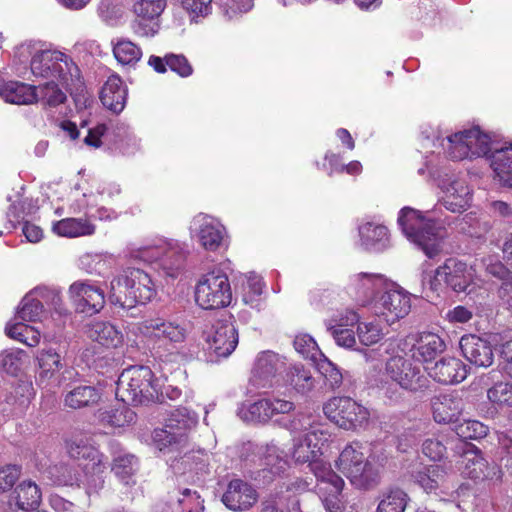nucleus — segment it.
Wrapping results in <instances>:
<instances>
[{"instance_id":"obj_46","label":"nucleus","mask_w":512,"mask_h":512,"mask_svg":"<svg viewBox=\"0 0 512 512\" xmlns=\"http://www.w3.org/2000/svg\"><path fill=\"white\" fill-rule=\"evenodd\" d=\"M34 295L35 290L22 299L14 320L35 322L41 319L44 313L43 303Z\"/></svg>"},{"instance_id":"obj_21","label":"nucleus","mask_w":512,"mask_h":512,"mask_svg":"<svg viewBox=\"0 0 512 512\" xmlns=\"http://www.w3.org/2000/svg\"><path fill=\"white\" fill-rule=\"evenodd\" d=\"M387 279L378 273L360 272L350 276L347 292L363 303L373 299L376 293L386 289Z\"/></svg>"},{"instance_id":"obj_2","label":"nucleus","mask_w":512,"mask_h":512,"mask_svg":"<svg viewBox=\"0 0 512 512\" xmlns=\"http://www.w3.org/2000/svg\"><path fill=\"white\" fill-rule=\"evenodd\" d=\"M15 57L21 63L31 57L30 68L35 77L56 79L66 90L81 84L78 66L60 51L40 50L30 43H24L17 47Z\"/></svg>"},{"instance_id":"obj_36","label":"nucleus","mask_w":512,"mask_h":512,"mask_svg":"<svg viewBox=\"0 0 512 512\" xmlns=\"http://www.w3.org/2000/svg\"><path fill=\"white\" fill-rule=\"evenodd\" d=\"M444 350L445 343L437 334L421 333L413 347V358L422 362H430Z\"/></svg>"},{"instance_id":"obj_15","label":"nucleus","mask_w":512,"mask_h":512,"mask_svg":"<svg viewBox=\"0 0 512 512\" xmlns=\"http://www.w3.org/2000/svg\"><path fill=\"white\" fill-rule=\"evenodd\" d=\"M190 234L206 251L215 252L226 245L227 232L219 220L200 213L190 223Z\"/></svg>"},{"instance_id":"obj_11","label":"nucleus","mask_w":512,"mask_h":512,"mask_svg":"<svg viewBox=\"0 0 512 512\" xmlns=\"http://www.w3.org/2000/svg\"><path fill=\"white\" fill-rule=\"evenodd\" d=\"M448 157L453 160L473 159L487 156L491 150V140L488 134L479 127L458 131L447 136L446 144H442Z\"/></svg>"},{"instance_id":"obj_51","label":"nucleus","mask_w":512,"mask_h":512,"mask_svg":"<svg viewBox=\"0 0 512 512\" xmlns=\"http://www.w3.org/2000/svg\"><path fill=\"white\" fill-rule=\"evenodd\" d=\"M179 512H203L204 505L196 490L185 488L179 492L177 499Z\"/></svg>"},{"instance_id":"obj_39","label":"nucleus","mask_w":512,"mask_h":512,"mask_svg":"<svg viewBox=\"0 0 512 512\" xmlns=\"http://www.w3.org/2000/svg\"><path fill=\"white\" fill-rule=\"evenodd\" d=\"M42 494L35 482L23 481L15 489L12 500L17 509L26 512L36 510L41 503Z\"/></svg>"},{"instance_id":"obj_58","label":"nucleus","mask_w":512,"mask_h":512,"mask_svg":"<svg viewBox=\"0 0 512 512\" xmlns=\"http://www.w3.org/2000/svg\"><path fill=\"white\" fill-rule=\"evenodd\" d=\"M213 0H182V6L189 14L191 20L197 21L212 12Z\"/></svg>"},{"instance_id":"obj_30","label":"nucleus","mask_w":512,"mask_h":512,"mask_svg":"<svg viewBox=\"0 0 512 512\" xmlns=\"http://www.w3.org/2000/svg\"><path fill=\"white\" fill-rule=\"evenodd\" d=\"M127 88L118 75H111L100 93L102 104L112 112L120 113L126 104Z\"/></svg>"},{"instance_id":"obj_41","label":"nucleus","mask_w":512,"mask_h":512,"mask_svg":"<svg viewBox=\"0 0 512 512\" xmlns=\"http://www.w3.org/2000/svg\"><path fill=\"white\" fill-rule=\"evenodd\" d=\"M359 320L358 315L354 311H347L345 318H341V323L338 325L327 324V330L334 338L338 346L344 348H352L355 343V335L351 329L344 328V326L353 325Z\"/></svg>"},{"instance_id":"obj_59","label":"nucleus","mask_w":512,"mask_h":512,"mask_svg":"<svg viewBox=\"0 0 512 512\" xmlns=\"http://www.w3.org/2000/svg\"><path fill=\"white\" fill-rule=\"evenodd\" d=\"M165 61L167 66L181 77H188L193 73L191 64L182 54H167Z\"/></svg>"},{"instance_id":"obj_54","label":"nucleus","mask_w":512,"mask_h":512,"mask_svg":"<svg viewBox=\"0 0 512 512\" xmlns=\"http://www.w3.org/2000/svg\"><path fill=\"white\" fill-rule=\"evenodd\" d=\"M295 350L306 359L317 361L320 357L321 351L318 348L316 341L308 334H300L294 340Z\"/></svg>"},{"instance_id":"obj_1","label":"nucleus","mask_w":512,"mask_h":512,"mask_svg":"<svg viewBox=\"0 0 512 512\" xmlns=\"http://www.w3.org/2000/svg\"><path fill=\"white\" fill-rule=\"evenodd\" d=\"M198 415L185 407L173 410L163 428L153 431V442L156 448L164 455L176 454L180 456L181 463L192 468V464L203 456L189 450V432L197 425Z\"/></svg>"},{"instance_id":"obj_16","label":"nucleus","mask_w":512,"mask_h":512,"mask_svg":"<svg viewBox=\"0 0 512 512\" xmlns=\"http://www.w3.org/2000/svg\"><path fill=\"white\" fill-rule=\"evenodd\" d=\"M472 282L471 269L466 263L455 259H447L443 265L435 270L433 280H430V288L438 290L440 286L445 285L454 292H465Z\"/></svg>"},{"instance_id":"obj_23","label":"nucleus","mask_w":512,"mask_h":512,"mask_svg":"<svg viewBox=\"0 0 512 512\" xmlns=\"http://www.w3.org/2000/svg\"><path fill=\"white\" fill-rule=\"evenodd\" d=\"M70 458L90 464L104 459V455L95 447L91 435L87 432H73L65 441Z\"/></svg>"},{"instance_id":"obj_32","label":"nucleus","mask_w":512,"mask_h":512,"mask_svg":"<svg viewBox=\"0 0 512 512\" xmlns=\"http://www.w3.org/2000/svg\"><path fill=\"white\" fill-rule=\"evenodd\" d=\"M101 398L99 388L78 384L72 386L64 395V405L70 409H81L96 405Z\"/></svg>"},{"instance_id":"obj_4","label":"nucleus","mask_w":512,"mask_h":512,"mask_svg":"<svg viewBox=\"0 0 512 512\" xmlns=\"http://www.w3.org/2000/svg\"><path fill=\"white\" fill-rule=\"evenodd\" d=\"M397 222L407 239L428 258H434L442 252L446 231L422 211L403 207Z\"/></svg>"},{"instance_id":"obj_12","label":"nucleus","mask_w":512,"mask_h":512,"mask_svg":"<svg viewBox=\"0 0 512 512\" xmlns=\"http://www.w3.org/2000/svg\"><path fill=\"white\" fill-rule=\"evenodd\" d=\"M139 332L153 345L158 352H171L177 344L186 339V329L180 324L162 317H152L138 324Z\"/></svg>"},{"instance_id":"obj_8","label":"nucleus","mask_w":512,"mask_h":512,"mask_svg":"<svg viewBox=\"0 0 512 512\" xmlns=\"http://www.w3.org/2000/svg\"><path fill=\"white\" fill-rule=\"evenodd\" d=\"M188 254V245L173 239L161 240L157 245L138 247L130 252L133 259L156 263L172 277L184 265Z\"/></svg>"},{"instance_id":"obj_7","label":"nucleus","mask_w":512,"mask_h":512,"mask_svg":"<svg viewBox=\"0 0 512 512\" xmlns=\"http://www.w3.org/2000/svg\"><path fill=\"white\" fill-rule=\"evenodd\" d=\"M152 370L147 366H131L120 374L116 397L124 403L143 405L158 397Z\"/></svg>"},{"instance_id":"obj_47","label":"nucleus","mask_w":512,"mask_h":512,"mask_svg":"<svg viewBox=\"0 0 512 512\" xmlns=\"http://www.w3.org/2000/svg\"><path fill=\"white\" fill-rule=\"evenodd\" d=\"M37 360L41 378H51L62 368L61 354L52 347L42 349L37 356Z\"/></svg>"},{"instance_id":"obj_5","label":"nucleus","mask_w":512,"mask_h":512,"mask_svg":"<svg viewBox=\"0 0 512 512\" xmlns=\"http://www.w3.org/2000/svg\"><path fill=\"white\" fill-rule=\"evenodd\" d=\"M156 295L151 276L139 268H127L110 282L108 301L121 309L145 304Z\"/></svg>"},{"instance_id":"obj_22","label":"nucleus","mask_w":512,"mask_h":512,"mask_svg":"<svg viewBox=\"0 0 512 512\" xmlns=\"http://www.w3.org/2000/svg\"><path fill=\"white\" fill-rule=\"evenodd\" d=\"M258 500L256 489L248 482L241 479H233L228 483L227 489L222 495L223 504L233 511H246Z\"/></svg>"},{"instance_id":"obj_9","label":"nucleus","mask_w":512,"mask_h":512,"mask_svg":"<svg viewBox=\"0 0 512 512\" xmlns=\"http://www.w3.org/2000/svg\"><path fill=\"white\" fill-rule=\"evenodd\" d=\"M195 301L206 310L229 306L232 290L227 274L220 269H214L202 275L195 288Z\"/></svg>"},{"instance_id":"obj_64","label":"nucleus","mask_w":512,"mask_h":512,"mask_svg":"<svg viewBox=\"0 0 512 512\" xmlns=\"http://www.w3.org/2000/svg\"><path fill=\"white\" fill-rule=\"evenodd\" d=\"M424 455L433 461L441 460L446 452V446L436 438L427 439L422 445Z\"/></svg>"},{"instance_id":"obj_55","label":"nucleus","mask_w":512,"mask_h":512,"mask_svg":"<svg viewBox=\"0 0 512 512\" xmlns=\"http://www.w3.org/2000/svg\"><path fill=\"white\" fill-rule=\"evenodd\" d=\"M455 432L463 439H480L487 435L488 427L477 420H465L456 426Z\"/></svg>"},{"instance_id":"obj_45","label":"nucleus","mask_w":512,"mask_h":512,"mask_svg":"<svg viewBox=\"0 0 512 512\" xmlns=\"http://www.w3.org/2000/svg\"><path fill=\"white\" fill-rule=\"evenodd\" d=\"M54 80L48 81L44 84L36 86V100L44 106L57 107L63 104L66 99V93L59 87Z\"/></svg>"},{"instance_id":"obj_33","label":"nucleus","mask_w":512,"mask_h":512,"mask_svg":"<svg viewBox=\"0 0 512 512\" xmlns=\"http://www.w3.org/2000/svg\"><path fill=\"white\" fill-rule=\"evenodd\" d=\"M361 245L370 252H381L389 246V234L385 226L367 222L359 227Z\"/></svg>"},{"instance_id":"obj_19","label":"nucleus","mask_w":512,"mask_h":512,"mask_svg":"<svg viewBox=\"0 0 512 512\" xmlns=\"http://www.w3.org/2000/svg\"><path fill=\"white\" fill-rule=\"evenodd\" d=\"M61 469L63 473L58 479V483L61 485L83 487L89 496L97 494L104 487V472L106 470L104 459L84 464L83 476L73 474L68 466H62Z\"/></svg>"},{"instance_id":"obj_14","label":"nucleus","mask_w":512,"mask_h":512,"mask_svg":"<svg viewBox=\"0 0 512 512\" xmlns=\"http://www.w3.org/2000/svg\"><path fill=\"white\" fill-rule=\"evenodd\" d=\"M384 376L402 389L418 391L428 386V381L421 369L402 356L390 358L385 365Z\"/></svg>"},{"instance_id":"obj_63","label":"nucleus","mask_w":512,"mask_h":512,"mask_svg":"<svg viewBox=\"0 0 512 512\" xmlns=\"http://www.w3.org/2000/svg\"><path fill=\"white\" fill-rule=\"evenodd\" d=\"M20 476V469L16 465L0 468V493L10 490Z\"/></svg>"},{"instance_id":"obj_34","label":"nucleus","mask_w":512,"mask_h":512,"mask_svg":"<svg viewBox=\"0 0 512 512\" xmlns=\"http://www.w3.org/2000/svg\"><path fill=\"white\" fill-rule=\"evenodd\" d=\"M489 160L495 178L500 184L512 187V143L509 146L495 148Z\"/></svg>"},{"instance_id":"obj_57","label":"nucleus","mask_w":512,"mask_h":512,"mask_svg":"<svg viewBox=\"0 0 512 512\" xmlns=\"http://www.w3.org/2000/svg\"><path fill=\"white\" fill-rule=\"evenodd\" d=\"M488 399L498 405L512 406V383L499 382L487 391Z\"/></svg>"},{"instance_id":"obj_25","label":"nucleus","mask_w":512,"mask_h":512,"mask_svg":"<svg viewBox=\"0 0 512 512\" xmlns=\"http://www.w3.org/2000/svg\"><path fill=\"white\" fill-rule=\"evenodd\" d=\"M430 377L442 384H455L467 377L466 365L455 357H446L426 367Z\"/></svg>"},{"instance_id":"obj_20","label":"nucleus","mask_w":512,"mask_h":512,"mask_svg":"<svg viewBox=\"0 0 512 512\" xmlns=\"http://www.w3.org/2000/svg\"><path fill=\"white\" fill-rule=\"evenodd\" d=\"M411 309L410 295L402 289L386 290L375 303V312L384 317L387 323L404 318Z\"/></svg>"},{"instance_id":"obj_37","label":"nucleus","mask_w":512,"mask_h":512,"mask_svg":"<svg viewBox=\"0 0 512 512\" xmlns=\"http://www.w3.org/2000/svg\"><path fill=\"white\" fill-rule=\"evenodd\" d=\"M0 96L12 104H32L36 100V86L23 82L9 81L0 87Z\"/></svg>"},{"instance_id":"obj_28","label":"nucleus","mask_w":512,"mask_h":512,"mask_svg":"<svg viewBox=\"0 0 512 512\" xmlns=\"http://www.w3.org/2000/svg\"><path fill=\"white\" fill-rule=\"evenodd\" d=\"M284 367L285 361L283 357L270 350L262 351L255 359L252 370L253 377L259 381V385L265 386Z\"/></svg>"},{"instance_id":"obj_18","label":"nucleus","mask_w":512,"mask_h":512,"mask_svg":"<svg viewBox=\"0 0 512 512\" xmlns=\"http://www.w3.org/2000/svg\"><path fill=\"white\" fill-rule=\"evenodd\" d=\"M206 342L210 361L226 358L238 345V331L232 322L218 321L207 336Z\"/></svg>"},{"instance_id":"obj_52","label":"nucleus","mask_w":512,"mask_h":512,"mask_svg":"<svg viewBox=\"0 0 512 512\" xmlns=\"http://www.w3.org/2000/svg\"><path fill=\"white\" fill-rule=\"evenodd\" d=\"M165 6V0H139L134 4V13L138 18H144V20H157Z\"/></svg>"},{"instance_id":"obj_26","label":"nucleus","mask_w":512,"mask_h":512,"mask_svg":"<svg viewBox=\"0 0 512 512\" xmlns=\"http://www.w3.org/2000/svg\"><path fill=\"white\" fill-rule=\"evenodd\" d=\"M430 405L433 419L439 424L456 422L463 411V401L454 393L434 396Z\"/></svg>"},{"instance_id":"obj_29","label":"nucleus","mask_w":512,"mask_h":512,"mask_svg":"<svg viewBox=\"0 0 512 512\" xmlns=\"http://www.w3.org/2000/svg\"><path fill=\"white\" fill-rule=\"evenodd\" d=\"M442 203L451 212L464 211L471 201L470 189L463 179H453L443 186Z\"/></svg>"},{"instance_id":"obj_43","label":"nucleus","mask_w":512,"mask_h":512,"mask_svg":"<svg viewBox=\"0 0 512 512\" xmlns=\"http://www.w3.org/2000/svg\"><path fill=\"white\" fill-rule=\"evenodd\" d=\"M113 55L123 66H134L142 58V49L128 39H117L113 42Z\"/></svg>"},{"instance_id":"obj_48","label":"nucleus","mask_w":512,"mask_h":512,"mask_svg":"<svg viewBox=\"0 0 512 512\" xmlns=\"http://www.w3.org/2000/svg\"><path fill=\"white\" fill-rule=\"evenodd\" d=\"M299 511V500L280 494L270 495L262 500L260 512H296Z\"/></svg>"},{"instance_id":"obj_56","label":"nucleus","mask_w":512,"mask_h":512,"mask_svg":"<svg viewBox=\"0 0 512 512\" xmlns=\"http://www.w3.org/2000/svg\"><path fill=\"white\" fill-rule=\"evenodd\" d=\"M317 367L331 388H337L341 385L343 379L342 373L324 354H320Z\"/></svg>"},{"instance_id":"obj_35","label":"nucleus","mask_w":512,"mask_h":512,"mask_svg":"<svg viewBox=\"0 0 512 512\" xmlns=\"http://www.w3.org/2000/svg\"><path fill=\"white\" fill-rule=\"evenodd\" d=\"M412 477L425 492L431 493L445 487L447 470L441 465L434 464L415 471Z\"/></svg>"},{"instance_id":"obj_31","label":"nucleus","mask_w":512,"mask_h":512,"mask_svg":"<svg viewBox=\"0 0 512 512\" xmlns=\"http://www.w3.org/2000/svg\"><path fill=\"white\" fill-rule=\"evenodd\" d=\"M462 464L464 465L462 473L473 480H485L499 478V470L493 465L489 466L481 454L473 451H466L462 455Z\"/></svg>"},{"instance_id":"obj_10","label":"nucleus","mask_w":512,"mask_h":512,"mask_svg":"<svg viewBox=\"0 0 512 512\" xmlns=\"http://www.w3.org/2000/svg\"><path fill=\"white\" fill-rule=\"evenodd\" d=\"M323 412L330 421L347 431L364 429L370 421L369 409L348 396L331 398L324 404Z\"/></svg>"},{"instance_id":"obj_13","label":"nucleus","mask_w":512,"mask_h":512,"mask_svg":"<svg viewBox=\"0 0 512 512\" xmlns=\"http://www.w3.org/2000/svg\"><path fill=\"white\" fill-rule=\"evenodd\" d=\"M314 474L318 480L317 489L326 512H353L342 500L344 480L329 465H315Z\"/></svg>"},{"instance_id":"obj_6","label":"nucleus","mask_w":512,"mask_h":512,"mask_svg":"<svg viewBox=\"0 0 512 512\" xmlns=\"http://www.w3.org/2000/svg\"><path fill=\"white\" fill-rule=\"evenodd\" d=\"M291 429L293 432L300 433L293 440V459L297 463H310L313 471L315 465H325L315 461L322 445L330 436L323 425L316 424L311 415H298L292 420Z\"/></svg>"},{"instance_id":"obj_40","label":"nucleus","mask_w":512,"mask_h":512,"mask_svg":"<svg viewBox=\"0 0 512 512\" xmlns=\"http://www.w3.org/2000/svg\"><path fill=\"white\" fill-rule=\"evenodd\" d=\"M52 231L61 237L75 238L94 234L95 226L84 218H65L53 223Z\"/></svg>"},{"instance_id":"obj_27","label":"nucleus","mask_w":512,"mask_h":512,"mask_svg":"<svg viewBox=\"0 0 512 512\" xmlns=\"http://www.w3.org/2000/svg\"><path fill=\"white\" fill-rule=\"evenodd\" d=\"M139 466L138 458L124 449L115 450L112 454L111 471L126 486L136 484L135 475Z\"/></svg>"},{"instance_id":"obj_24","label":"nucleus","mask_w":512,"mask_h":512,"mask_svg":"<svg viewBox=\"0 0 512 512\" xmlns=\"http://www.w3.org/2000/svg\"><path fill=\"white\" fill-rule=\"evenodd\" d=\"M460 349L463 356L477 367H489L494 360L491 344L476 336L464 335L460 339Z\"/></svg>"},{"instance_id":"obj_60","label":"nucleus","mask_w":512,"mask_h":512,"mask_svg":"<svg viewBox=\"0 0 512 512\" xmlns=\"http://www.w3.org/2000/svg\"><path fill=\"white\" fill-rule=\"evenodd\" d=\"M253 6L252 0H223L221 9L228 19H233L248 12Z\"/></svg>"},{"instance_id":"obj_53","label":"nucleus","mask_w":512,"mask_h":512,"mask_svg":"<svg viewBox=\"0 0 512 512\" xmlns=\"http://www.w3.org/2000/svg\"><path fill=\"white\" fill-rule=\"evenodd\" d=\"M357 332L359 341L366 346L376 344L383 337L382 328L377 320L359 323Z\"/></svg>"},{"instance_id":"obj_50","label":"nucleus","mask_w":512,"mask_h":512,"mask_svg":"<svg viewBox=\"0 0 512 512\" xmlns=\"http://www.w3.org/2000/svg\"><path fill=\"white\" fill-rule=\"evenodd\" d=\"M103 420L113 427H125L135 422L136 413L126 406H120L106 411Z\"/></svg>"},{"instance_id":"obj_3","label":"nucleus","mask_w":512,"mask_h":512,"mask_svg":"<svg viewBox=\"0 0 512 512\" xmlns=\"http://www.w3.org/2000/svg\"><path fill=\"white\" fill-rule=\"evenodd\" d=\"M386 461L383 453L365 456L360 442L345 446L336 460L337 469L359 489H372L380 483L381 469Z\"/></svg>"},{"instance_id":"obj_61","label":"nucleus","mask_w":512,"mask_h":512,"mask_svg":"<svg viewBox=\"0 0 512 512\" xmlns=\"http://www.w3.org/2000/svg\"><path fill=\"white\" fill-rule=\"evenodd\" d=\"M270 405L269 399H260L252 403L248 408L250 416L247 419L260 422L268 421L271 418Z\"/></svg>"},{"instance_id":"obj_42","label":"nucleus","mask_w":512,"mask_h":512,"mask_svg":"<svg viewBox=\"0 0 512 512\" xmlns=\"http://www.w3.org/2000/svg\"><path fill=\"white\" fill-rule=\"evenodd\" d=\"M285 381L297 393L302 395L312 391L315 386V380L311 371L301 364H295L287 370Z\"/></svg>"},{"instance_id":"obj_49","label":"nucleus","mask_w":512,"mask_h":512,"mask_svg":"<svg viewBox=\"0 0 512 512\" xmlns=\"http://www.w3.org/2000/svg\"><path fill=\"white\" fill-rule=\"evenodd\" d=\"M408 495L399 488L389 489L383 494L377 512H404Z\"/></svg>"},{"instance_id":"obj_17","label":"nucleus","mask_w":512,"mask_h":512,"mask_svg":"<svg viewBox=\"0 0 512 512\" xmlns=\"http://www.w3.org/2000/svg\"><path fill=\"white\" fill-rule=\"evenodd\" d=\"M69 295L76 310L88 315L100 312L105 305V293L91 280H78L69 287Z\"/></svg>"},{"instance_id":"obj_44","label":"nucleus","mask_w":512,"mask_h":512,"mask_svg":"<svg viewBox=\"0 0 512 512\" xmlns=\"http://www.w3.org/2000/svg\"><path fill=\"white\" fill-rule=\"evenodd\" d=\"M8 337L34 347L39 344L40 332L34 327L24 324L21 320L10 321L5 328Z\"/></svg>"},{"instance_id":"obj_38","label":"nucleus","mask_w":512,"mask_h":512,"mask_svg":"<svg viewBox=\"0 0 512 512\" xmlns=\"http://www.w3.org/2000/svg\"><path fill=\"white\" fill-rule=\"evenodd\" d=\"M87 336L106 347H117L122 343V333L111 323L95 321L86 329Z\"/></svg>"},{"instance_id":"obj_62","label":"nucleus","mask_w":512,"mask_h":512,"mask_svg":"<svg viewBox=\"0 0 512 512\" xmlns=\"http://www.w3.org/2000/svg\"><path fill=\"white\" fill-rule=\"evenodd\" d=\"M134 33L141 37H152L159 30V23L156 19L138 18L132 24Z\"/></svg>"}]
</instances>
